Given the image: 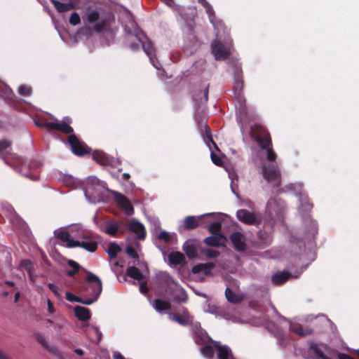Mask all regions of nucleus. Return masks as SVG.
Segmentation results:
<instances>
[{
	"label": "nucleus",
	"mask_w": 359,
	"mask_h": 359,
	"mask_svg": "<svg viewBox=\"0 0 359 359\" xmlns=\"http://www.w3.org/2000/svg\"><path fill=\"white\" fill-rule=\"evenodd\" d=\"M290 277V273L287 271L278 272L273 274L271 277L272 283L274 285H280L286 282Z\"/></svg>",
	"instance_id": "nucleus-28"
},
{
	"label": "nucleus",
	"mask_w": 359,
	"mask_h": 359,
	"mask_svg": "<svg viewBox=\"0 0 359 359\" xmlns=\"http://www.w3.org/2000/svg\"><path fill=\"white\" fill-rule=\"evenodd\" d=\"M214 346L206 344L201 348V353L208 359H212L214 357Z\"/></svg>",
	"instance_id": "nucleus-35"
},
{
	"label": "nucleus",
	"mask_w": 359,
	"mask_h": 359,
	"mask_svg": "<svg viewBox=\"0 0 359 359\" xmlns=\"http://www.w3.org/2000/svg\"><path fill=\"white\" fill-rule=\"evenodd\" d=\"M237 219L248 225L259 226L262 223L261 215L255 212H250L245 209H240L236 212Z\"/></svg>",
	"instance_id": "nucleus-6"
},
{
	"label": "nucleus",
	"mask_w": 359,
	"mask_h": 359,
	"mask_svg": "<svg viewBox=\"0 0 359 359\" xmlns=\"http://www.w3.org/2000/svg\"><path fill=\"white\" fill-rule=\"evenodd\" d=\"M93 158L98 163L102 165H109L111 162L110 157L104 152L101 151H95L92 154Z\"/></svg>",
	"instance_id": "nucleus-25"
},
{
	"label": "nucleus",
	"mask_w": 359,
	"mask_h": 359,
	"mask_svg": "<svg viewBox=\"0 0 359 359\" xmlns=\"http://www.w3.org/2000/svg\"><path fill=\"white\" fill-rule=\"evenodd\" d=\"M168 260L170 264L177 265L184 262L185 257L183 253L180 252H171L168 255Z\"/></svg>",
	"instance_id": "nucleus-29"
},
{
	"label": "nucleus",
	"mask_w": 359,
	"mask_h": 359,
	"mask_svg": "<svg viewBox=\"0 0 359 359\" xmlns=\"http://www.w3.org/2000/svg\"><path fill=\"white\" fill-rule=\"evenodd\" d=\"M74 314L76 317L82 321L88 320L91 317L90 311L83 306H76L74 308Z\"/></svg>",
	"instance_id": "nucleus-26"
},
{
	"label": "nucleus",
	"mask_w": 359,
	"mask_h": 359,
	"mask_svg": "<svg viewBox=\"0 0 359 359\" xmlns=\"http://www.w3.org/2000/svg\"><path fill=\"white\" fill-rule=\"evenodd\" d=\"M69 22L73 26H76V25L80 24L81 23V18H80L79 13L76 12L72 13L70 15Z\"/></svg>",
	"instance_id": "nucleus-42"
},
{
	"label": "nucleus",
	"mask_w": 359,
	"mask_h": 359,
	"mask_svg": "<svg viewBox=\"0 0 359 359\" xmlns=\"http://www.w3.org/2000/svg\"><path fill=\"white\" fill-rule=\"evenodd\" d=\"M263 177L273 187H279L281 183L280 172L276 165H264L262 169Z\"/></svg>",
	"instance_id": "nucleus-5"
},
{
	"label": "nucleus",
	"mask_w": 359,
	"mask_h": 359,
	"mask_svg": "<svg viewBox=\"0 0 359 359\" xmlns=\"http://www.w3.org/2000/svg\"><path fill=\"white\" fill-rule=\"evenodd\" d=\"M81 241H78V240L69 239L68 243L67 244V246L70 248H76V247L81 248Z\"/></svg>",
	"instance_id": "nucleus-53"
},
{
	"label": "nucleus",
	"mask_w": 359,
	"mask_h": 359,
	"mask_svg": "<svg viewBox=\"0 0 359 359\" xmlns=\"http://www.w3.org/2000/svg\"><path fill=\"white\" fill-rule=\"evenodd\" d=\"M209 84L203 85L199 88H194L192 92L194 101L198 107L208 100Z\"/></svg>",
	"instance_id": "nucleus-9"
},
{
	"label": "nucleus",
	"mask_w": 359,
	"mask_h": 359,
	"mask_svg": "<svg viewBox=\"0 0 359 359\" xmlns=\"http://www.w3.org/2000/svg\"><path fill=\"white\" fill-rule=\"evenodd\" d=\"M140 290L142 294H146L148 292V287L146 283H140Z\"/></svg>",
	"instance_id": "nucleus-59"
},
{
	"label": "nucleus",
	"mask_w": 359,
	"mask_h": 359,
	"mask_svg": "<svg viewBox=\"0 0 359 359\" xmlns=\"http://www.w3.org/2000/svg\"><path fill=\"white\" fill-rule=\"evenodd\" d=\"M126 274L137 280H142L144 278L142 273L136 266H128L126 269Z\"/></svg>",
	"instance_id": "nucleus-30"
},
{
	"label": "nucleus",
	"mask_w": 359,
	"mask_h": 359,
	"mask_svg": "<svg viewBox=\"0 0 359 359\" xmlns=\"http://www.w3.org/2000/svg\"><path fill=\"white\" fill-rule=\"evenodd\" d=\"M51 121H48L47 120H41L38 121H35V124L39 128H45L48 130H49V127L48 126V124H50Z\"/></svg>",
	"instance_id": "nucleus-48"
},
{
	"label": "nucleus",
	"mask_w": 359,
	"mask_h": 359,
	"mask_svg": "<svg viewBox=\"0 0 359 359\" xmlns=\"http://www.w3.org/2000/svg\"><path fill=\"white\" fill-rule=\"evenodd\" d=\"M65 297L67 300L70 302H79L83 304H85L86 299H82L81 297H77L70 292H67L65 294Z\"/></svg>",
	"instance_id": "nucleus-39"
},
{
	"label": "nucleus",
	"mask_w": 359,
	"mask_h": 359,
	"mask_svg": "<svg viewBox=\"0 0 359 359\" xmlns=\"http://www.w3.org/2000/svg\"><path fill=\"white\" fill-rule=\"evenodd\" d=\"M36 339L39 343H40L43 346H47V341L44 339V337L40 334H37L36 336Z\"/></svg>",
	"instance_id": "nucleus-58"
},
{
	"label": "nucleus",
	"mask_w": 359,
	"mask_h": 359,
	"mask_svg": "<svg viewBox=\"0 0 359 359\" xmlns=\"http://www.w3.org/2000/svg\"><path fill=\"white\" fill-rule=\"evenodd\" d=\"M206 13L208 15L210 22H212L215 18V11L211 6V5H208L205 8Z\"/></svg>",
	"instance_id": "nucleus-50"
},
{
	"label": "nucleus",
	"mask_w": 359,
	"mask_h": 359,
	"mask_svg": "<svg viewBox=\"0 0 359 359\" xmlns=\"http://www.w3.org/2000/svg\"><path fill=\"white\" fill-rule=\"evenodd\" d=\"M104 189V183L96 177H89L86 181L85 196L87 198L100 196Z\"/></svg>",
	"instance_id": "nucleus-4"
},
{
	"label": "nucleus",
	"mask_w": 359,
	"mask_h": 359,
	"mask_svg": "<svg viewBox=\"0 0 359 359\" xmlns=\"http://www.w3.org/2000/svg\"><path fill=\"white\" fill-rule=\"evenodd\" d=\"M234 249L238 252H244L246 249L245 238L240 231L232 233L229 236Z\"/></svg>",
	"instance_id": "nucleus-14"
},
{
	"label": "nucleus",
	"mask_w": 359,
	"mask_h": 359,
	"mask_svg": "<svg viewBox=\"0 0 359 359\" xmlns=\"http://www.w3.org/2000/svg\"><path fill=\"white\" fill-rule=\"evenodd\" d=\"M55 236L57 239L60 240L64 243L67 242L68 243L70 239V235L69 232L65 230H62L57 233H55Z\"/></svg>",
	"instance_id": "nucleus-40"
},
{
	"label": "nucleus",
	"mask_w": 359,
	"mask_h": 359,
	"mask_svg": "<svg viewBox=\"0 0 359 359\" xmlns=\"http://www.w3.org/2000/svg\"><path fill=\"white\" fill-rule=\"evenodd\" d=\"M18 93L23 96H29L32 94V88L29 86L22 85L18 88Z\"/></svg>",
	"instance_id": "nucleus-43"
},
{
	"label": "nucleus",
	"mask_w": 359,
	"mask_h": 359,
	"mask_svg": "<svg viewBox=\"0 0 359 359\" xmlns=\"http://www.w3.org/2000/svg\"><path fill=\"white\" fill-rule=\"evenodd\" d=\"M206 255L210 258H215L219 255V252L215 250L208 249L206 252Z\"/></svg>",
	"instance_id": "nucleus-55"
},
{
	"label": "nucleus",
	"mask_w": 359,
	"mask_h": 359,
	"mask_svg": "<svg viewBox=\"0 0 359 359\" xmlns=\"http://www.w3.org/2000/svg\"><path fill=\"white\" fill-rule=\"evenodd\" d=\"M214 347L217 351V359H236L228 346L222 345L219 341H214Z\"/></svg>",
	"instance_id": "nucleus-17"
},
{
	"label": "nucleus",
	"mask_w": 359,
	"mask_h": 359,
	"mask_svg": "<svg viewBox=\"0 0 359 359\" xmlns=\"http://www.w3.org/2000/svg\"><path fill=\"white\" fill-rule=\"evenodd\" d=\"M137 40L142 44V48L147 55L149 57L151 63L156 67H158L156 65L157 61L156 57V50L151 41L147 37L144 36V39L137 38Z\"/></svg>",
	"instance_id": "nucleus-10"
},
{
	"label": "nucleus",
	"mask_w": 359,
	"mask_h": 359,
	"mask_svg": "<svg viewBox=\"0 0 359 359\" xmlns=\"http://www.w3.org/2000/svg\"><path fill=\"white\" fill-rule=\"evenodd\" d=\"M68 265L69 266H71L73 269L67 271V275L69 277H73L74 276H75L79 272V271L80 269V266H79V264L77 262H74L73 260H69L68 261Z\"/></svg>",
	"instance_id": "nucleus-37"
},
{
	"label": "nucleus",
	"mask_w": 359,
	"mask_h": 359,
	"mask_svg": "<svg viewBox=\"0 0 359 359\" xmlns=\"http://www.w3.org/2000/svg\"><path fill=\"white\" fill-rule=\"evenodd\" d=\"M21 266L25 267V269H27L28 271V273L29 274V277L30 278L32 279V262L31 261L28 260V259H24L21 262Z\"/></svg>",
	"instance_id": "nucleus-45"
},
{
	"label": "nucleus",
	"mask_w": 359,
	"mask_h": 359,
	"mask_svg": "<svg viewBox=\"0 0 359 359\" xmlns=\"http://www.w3.org/2000/svg\"><path fill=\"white\" fill-rule=\"evenodd\" d=\"M154 309L158 311H167L170 309L171 304L160 299H156L154 304Z\"/></svg>",
	"instance_id": "nucleus-32"
},
{
	"label": "nucleus",
	"mask_w": 359,
	"mask_h": 359,
	"mask_svg": "<svg viewBox=\"0 0 359 359\" xmlns=\"http://www.w3.org/2000/svg\"><path fill=\"white\" fill-rule=\"evenodd\" d=\"M309 351L313 355V359H330L324 354L318 344L311 343L309 346Z\"/></svg>",
	"instance_id": "nucleus-23"
},
{
	"label": "nucleus",
	"mask_w": 359,
	"mask_h": 359,
	"mask_svg": "<svg viewBox=\"0 0 359 359\" xmlns=\"http://www.w3.org/2000/svg\"><path fill=\"white\" fill-rule=\"evenodd\" d=\"M302 206L304 210L310 211L313 208V204L309 200H303L302 202Z\"/></svg>",
	"instance_id": "nucleus-52"
},
{
	"label": "nucleus",
	"mask_w": 359,
	"mask_h": 359,
	"mask_svg": "<svg viewBox=\"0 0 359 359\" xmlns=\"http://www.w3.org/2000/svg\"><path fill=\"white\" fill-rule=\"evenodd\" d=\"M338 359H355V358H353V357H351L349 355L346 354V353H339Z\"/></svg>",
	"instance_id": "nucleus-62"
},
{
	"label": "nucleus",
	"mask_w": 359,
	"mask_h": 359,
	"mask_svg": "<svg viewBox=\"0 0 359 359\" xmlns=\"http://www.w3.org/2000/svg\"><path fill=\"white\" fill-rule=\"evenodd\" d=\"M205 243L211 247L224 246L227 242L224 235H212L205 238Z\"/></svg>",
	"instance_id": "nucleus-22"
},
{
	"label": "nucleus",
	"mask_w": 359,
	"mask_h": 359,
	"mask_svg": "<svg viewBox=\"0 0 359 359\" xmlns=\"http://www.w3.org/2000/svg\"><path fill=\"white\" fill-rule=\"evenodd\" d=\"M114 20V17L109 15L101 16L97 9H92L86 12L83 17L84 22L93 25L92 30L98 34H114L115 30L111 27Z\"/></svg>",
	"instance_id": "nucleus-1"
},
{
	"label": "nucleus",
	"mask_w": 359,
	"mask_h": 359,
	"mask_svg": "<svg viewBox=\"0 0 359 359\" xmlns=\"http://www.w3.org/2000/svg\"><path fill=\"white\" fill-rule=\"evenodd\" d=\"M276 204V201L273 198L269 199V201L267 202V205H266L267 211L269 212V213L271 215H273V212H272L273 206L275 205Z\"/></svg>",
	"instance_id": "nucleus-51"
},
{
	"label": "nucleus",
	"mask_w": 359,
	"mask_h": 359,
	"mask_svg": "<svg viewBox=\"0 0 359 359\" xmlns=\"http://www.w3.org/2000/svg\"><path fill=\"white\" fill-rule=\"evenodd\" d=\"M81 244V248L90 252H95L97 248V243L95 241H83Z\"/></svg>",
	"instance_id": "nucleus-33"
},
{
	"label": "nucleus",
	"mask_w": 359,
	"mask_h": 359,
	"mask_svg": "<svg viewBox=\"0 0 359 359\" xmlns=\"http://www.w3.org/2000/svg\"><path fill=\"white\" fill-rule=\"evenodd\" d=\"M113 196L115 201L125 210L128 215L133 214V207L126 196L118 191H114Z\"/></svg>",
	"instance_id": "nucleus-12"
},
{
	"label": "nucleus",
	"mask_w": 359,
	"mask_h": 359,
	"mask_svg": "<svg viewBox=\"0 0 359 359\" xmlns=\"http://www.w3.org/2000/svg\"><path fill=\"white\" fill-rule=\"evenodd\" d=\"M204 128H205V137L207 138V140L209 142L212 143V144L214 145L215 148L217 150H219L217 144L214 142V140L212 139V133H211L210 128H209V126L207 124L204 125Z\"/></svg>",
	"instance_id": "nucleus-41"
},
{
	"label": "nucleus",
	"mask_w": 359,
	"mask_h": 359,
	"mask_svg": "<svg viewBox=\"0 0 359 359\" xmlns=\"http://www.w3.org/2000/svg\"><path fill=\"white\" fill-rule=\"evenodd\" d=\"M121 250L120 246L116 243H111L109 245L107 253L110 259H114Z\"/></svg>",
	"instance_id": "nucleus-34"
},
{
	"label": "nucleus",
	"mask_w": 359,
	"mask_h": 359,
	"mask_svg": "<svg viewBox=\"0 0 359 359\" xmlns=\"http://www.w3.org/2000/svg\"><path fill=\"white\" fill-rule=\"evenodd\" d=\"M56 11L60 13H65L78 8L79 0H69L68 3H62L57 0H50Z\"/></svg>",
	"instance_id": "nucleus-13"
},
{
	"label": "nucleus",
	"mask_w": 359,
	"mask_h": 359,
	"mask_svg": "<svg viewBox=\"0 0 359 359\" xmlns=\"http://www.w3.org/2000/svg\"><path fill=\"white\" fill-rule=\"evenodd\" d=\"M89 284L88 287L83 285L81 289V292H86L88 298L86 299L85 305H90L95 302L102 291V283L100 278L92 272L88 271L86 278Z\"/></svg>",
	"instance_id": "nucleus-3"
},
{
	"label": "nucleus",
	"mask_w": 359,
	"mask_h": 359,
	"mask_svg": "<svg viewBox=\"0 0 359 359\" xmlns=\"http://www.w3.org/2000/svg\"><path fill=\"white\" fill-rule=\"evenodd\" d=\"M243 90V80L241 71L236 69L234 72V83H233V92L236 99L242 106V103L245 102L243 100L242 92Z\"/></svg>",
	"instance_id": "nucleus-11"
},
{
	"label": "nucleus",
	"mask_w": 359,
	"mask_h": 359,
	"mask_svg": "<svg viewBox=\"0 0 359 359\" xmlns=\"http://www.w3.org/2000/svg\"><path fill=\"white\" fill-rule=\"evenodd\" d=\"M93 332L97 336V343L101 340L102 333L97 327H93Z\"/></svg>",
	"instance_id": "nucleus-61"
},
{
	"label": "nucleus",
	"mask_w": 359,
	"mask_h": 359,
	"mask_svg": "<svg viewBox=\"0 0 359 359\" xmlns=\"http://www.w3.org/2000/svg\"><path fill=\"white\" fill-rule=\"evenodd\" d=\"M195 342L197 344H205L208 342H213L211 337L208 334V333L201 328L199 325H194L192 328Z\"/></svg>",
	"instance_id": "nucleus-15"
},
{
	"label": "nucleus",
	"mask_w": 359,
	"mask_h": 359,
	"mask_svg": "<svg viewBox=\"0 0 359 359\" xmlns=\"http://www.w3.org/2000/svg\"><path fill=\"white\" fill-rule=\"evenodd\" d=\"M0 359H12L8 356L4 351L0 350Z\"/></svg>",
	"instance_id": "nucleus-64"
},
{
	"label": "nucleus",
	"mask_w": 359,
	"mask_h": 359,
	"mask_svg": "<svg viewBox=\"0 0 359 359\" xmlns=\"http://www.w3.org/2000/svg\"><path fill=\"white\" fill-rule=\"evenodd\" d=\"M211 160L214 164L220 166L223 164L222 160L216 154L212 152L210 154Z\"/></svg>",
	"instance_id": "nucleus-47"
},
{
	"label": "nucleus",
	"mask_w": 359,
	"mask_h": 359,
	"mask_svg": "<svg viewBox=\"0 0 359 359\" xmlns=\"http://www.w3.org/2000/svg\"><path fill=\"white\" fill-rule=\"evenodd\" d=\"M158 238V239L163 240L165 242H168L170 240V236H169L168 233H167L166 231H161L159 233Z\"/></svg>",
	"instance_id": "nucleus-56"
},
{
	"label": "nucleus",
	"mask_w": 359,
	"mask_h": 359,
	"mask_svg": "<svg viewBox=\"0 0 359 359\" xmlns=\"http://www.w3.org/2000/svg\"><path fill=\"white\" fill-rule=\"evenodd\" d=\"M123 224L122 221H116L114 223L107 225L104 232L108 235L115 236L116 233L120 231L121 233H123V231L120 230L121 226Z\"/></svg>",
	"instance_id": "nucleus-27"
},
{
	"label": "nucleus",
	"mask_w": 359,
	"mask_h": 359,
	"mask_svg": "<svg viewBox=\"0 0 359 359\" xmlns=\"http://www.w3.org/2000/svg\"><path fill=\"white\" fill-rule=\"evenodd\" d=\"M176 287L172 291V301L176 303H185L187 301V294L186 291L180 285H178L174 280Z\"/></svg>",
	"instance_id": "nucleus-20"
},
{
	"label": "nucleus",
	"mask_w": 359,
	"mask_h": 359,
	"mask_svg": "<svg viewBox=\"0 0 359 359\" xmlns=\"http://www.w3.org/2000/svg\"><path fill=\"white\" fill-rule=\"evenodd\" d=\"M47 304H48V313L50 314L53 313V312L55 311V309H54V306H53V304L52 302L50 299H48Z\"/></svg>",
	"instance_id": "nucleus-60"
},
{
	"label": "nucleus",
	"mask_w": 359,
	"mask_h": 359,
	"mask_svg": "<svg viewBox=\"0 0 359 359\" xmlns=\"http://www.w3.org/2000/svg\"><path fill=\"white\" fill-rule=\"evenodd\" d=\"M48 126L49 127V130H55L69 135L74 131L72 127L65 121L51 122Z\"/></svg>",
	"instance_id": "nucleus-19"
},
{
	"label": "nucleus",
	"mask_w": 359,
	"mask_h": 359,
	"mask_svg": "<svg viewBox=\"0 0 359 359\" xmlns=\"http://www.w3.org/2000/svg\"><path fill=\"white\" fill-rule=\"evenodd\" d=\"M204 267L202 270V273L205 275V276H208L210 274H211V271H212V268L214 267V264H204Z\"/></svg>",
	"instance_id": "nucleus-49"
},
{
	"label": "nucleus",
	"mask_w": 359,
	"mask_h": 359,
	"mask_svg": "<svg viewBox=\"0 0 359 359\" xmlns=\"http://www.w3.org/2000/svg\"><path fill=\"white\" fill-rule=\"evenodd\" d=\"M11 144V143L8 140L0 141V152H2L10 147Z\"/></svg>",
	"instance_id": "nucleus-54"
},
{
	"label": "nucleus",
	"mask_w": 359,
	"mask_h": 359,
	"mask_svg": "<svg viewBox=\"0 0 359 359\" xmlns=\"http://www.w3.org/2000/svg\"><path fill=\"white\" fill-rule=\"evenodd\" d=\"M211 48L212 53L217 60H224L230 54L229 48L220 41H213L211 43Z\"/></svg>",
	"instance_id": "nucleus-8"
},
{
	"label": "nucleus",
	"mask_w": 359,
	"mask_h": 359,
	"mask_svg": "<svg viewBox=\"0 0 359 359\" xmlns=\"http://www.w3.org/2000/svg\"><path fill=\"white\" fill-rule=\"evenodd\" d=\"M183 250H184L185 254L187 255V256L190 259L194 258L196 256V250L195 247L193 245H190V244H188L186 245H184L183 246Z\"/></svg>",
	"instance_id": "nucleus-38"
},
{
	"label": "nucleus",
	"mask_w": 359,
	"mask_h": 359,
	"mask_svg": "<svg viewBox=\"0 0 359 359\" xmlns=\"http://www.w3.org/2000/svg\"><path fill=\"white\" fill-rule=\"evenodd\" d=\"M289 328L291 332L301 337H305L312 334V330L311 329L307 327L304 328L299 323H290Z\"/></svg>",
	"instance_id": "nucleus-24"
},
{
	"label": "nucleus",
	"mask_w": 359,
	"mask_h": 359,
	"mask_svg": "<svg viewBox=\"0 0 359 359\" xmlns=\"http://www.w3.org/2000/svg\"><path fill=\"white\" fill-rule=\"evenodd\" d=\"M203 215L196 217V216H187L184 219V229L187 231L193 230L196 229L201 225Z\"/></svg>",
	"instance_id": "nucleus-21"
},
{
	"label": "nucleus",
	"mask_w": 359,
	"mask_h": 359,
	"mask_svg": "<svg viewBox=\"0 0 359 359\" xmlns=\"http://www.w3.org/2000/svg\"><path fill=\"white\" fill-rule=\"evenodd\" d=\"M170 319L182 326L189 325L193 322V316L189 314L187 309H184L182 314L181 315L177 313L173 314L170 317Z\"/></svg>",
	"instance_id": "nucleus-18"
},
{
	"label": "nucleus",
	"mask_w": 359,
	"mask_h": 359,
	"mask_svg": "<svg viewBox=\"0 0 359 359\" xmlns=\"http://www.w3.org/2000/svg\"><path fill=\"white\" fill-rule=\"evenodd\" d=\"M126 253L133 259H138L139 255L135 248L131 245H128L126 248Z\"/></svg>",
	"instance_id": "nucleus-44"
},
{
	"label": "nucleus",
	"mask_w": 359,
	"mask_h": 359,
	"mask_svg": "<svg viewBox=\"0 0 359 359\" xmlns=\"http://www.w3.org/2000/svg\"><path fill=\"white\" fill-rule=\"evenodd\" d=\"M204 267V264H198L193 266L192 268V272L194 273H198L202 272L203 269Z\"/></svg>",
	"instance_id": "nucleus-57"
},
{
	"label": "nucleus",
	"mask_w": 359,
	"mask_h": 359,
	"mask_svg": "<svg viewBox=\"0 0 359 359\" xmlns=\"http://www.w3.org/2000/svg\"><path fill=\"white\" fill-rule=\"evenodd\" d=\"M222 225L219 222H215L208 226L209 232L212 235H224L221 231Z\"/></svg>",
	"instance_id": "nucleus-36"
},
{
	"label": "nucleus",
	"mask_w": 359,
	"mask_h": 359,
	"mask_svg": "<svg viewBox=\"0 0 359 359\" xmlns=\"http://www.w3.org/2000/svg\"><path fill=\"white\" fill-rule=\"evenodd\" d=\"M128 229L136 234L137 238L139 240H144L146 237V230L144 225L136 221L131 219L127 226Z\"/></svg>",
	"instance_id": "nucleus-16"
},
{
	"label": "nucleus",
	"mask_w": 359,
	"mask_h": 359,
	"mask_svg": "<svg viewBox=\"0 0 359 359\" xmlns=\"http://www.w3.org/2000/svg\"><path fill=\"white\" fill-rule=\"evenodd\" d=\"M67 141L71 147L72 152L75 155L82 156L86 154H90V149L87 146V144L85 142L80 140L76 135L72 134L69 135Z\"/></svg>",
	"instance_id": "nucleus-7"
},
{
	"label": "nucleus",
	"mask_w": 359,
	"mask_h": 359,
	"mask_svg": "<svg viewBox=\"0 0 359 359\" xmlns=\"http://www.w3.org/2000/svg\"><path fill=\"white\" fill-rule=\"evenodd\" d=\"M114 359H126L125 358V357L123 355H122L120 353L118 352H115L114 353Z\"/></svg>",
	"instance_id": "nucleus-63"
},
{
	"label": "nucleus",
	"mask_w": 359,
	"mask_h": 359,
	"mask_svg": "<svg viewBox=\"0 0 359 359\" xmlns=\"http://www.w3.org/2000/svg\"><path fill=\"white\" fill-rule=\"evenodd\" d=\"M250 135L258 143L262 149L266 151V159L273 162L276 159V154L272 148V141L269 133L262 125L255 124L251 126Z\"/></svg>",
	"instance_id": "nucleus-2"
},
{
	"label": "nucleus",
	"mask_w": 359,
	"mask_h": 359,
	"mask_svg": "<svg viewBox=\"0 0 359 359\" xmlns=\"http://www.w3.org/2000/svg\"><path fill=\"white\" fill-rule=\"evenodd\" d=\"M48 287L54 294V295L56 297H60V289L54 283H48Z\"/></svg>",
	"instance_id": "nucleus-46"
},
{
	"label": "nucleus",
	"mask_w": 359,
	"mask_h": 359,
	"mask_svg": "<svg viewBox=\"0 0 359 359\" xmlns=\"http://www.w3.org/2000/svg\"><path fill=\"white\" fill-rule=\"evenodd\" d=\"M225 297L232 304H238L242 301V298L229 287L225 290Z\"/></svg>",
	"instance_id": "nucleus-31"
}]
</instances>
